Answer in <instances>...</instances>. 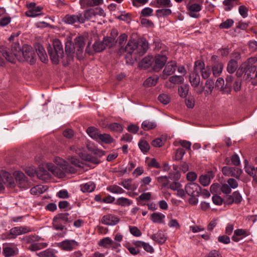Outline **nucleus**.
Instances as JSON below:
<instances>
[{"mask_svg": "<svg viewBox=\"0 0 257 257\" xmlns=\"http://www.w3.org/2000/svg\"><path fill=\"white\" fill-rule=\"evenodd\" d=\"M169 81L173 84H181L184 81V78L182 76L174 75L169 78Z\"/></svg>", "mask_w": 257, "mask_h": 257, "instance_id": "49530a36", "label": "nucleus"}, {"mask_svg": "<svg viewBox=\"0 0 257 257\" xmlns=\"http://www.w3.org/2000/svg\"><path fill=\"white\" fill-rule=\"evenodd\" d=\"M203 0H191L187 5L186 8L188 14L193 18H198L200 15L198 13L202 9V4Z\"/></svg>", "mask_w": 257, "mask_h": 257, "instance_id": "20e7f679", "label": "nucleus"}, {"mask_svg": "<svg viewBox=\"0 0 257 257\" xmlns=\"http://www.w3.org/2000/svg\"><path fill=\"white\" fill-rule=\"evenodd\" d=\"M107 190L114 194H122L125 192L122 188L115 185L108 186Z\"/></svg>", "mask_w": 257, "mask_h": 257, "instance_id": "4c0bfd02", "label": "nucleus"}, {"mask_svg": "<svg viewBox=\"0 0 257 257\" xmlns=\"http://www.w3.org/2000/svg\"><path fill=\"white\" fill-rule=\"evenodd\" d=\"M156 2L155 7L157 8L171 7L172 6L170 0H156Z\"/></svg>", "mask_w": 257, "mask_h": 257, "instance_id": "c03bdc74", "label": "nucleus"}, {"mask_svg": "<svg viewBox=\"0 0 257 257\" xmlns=\"http://www.w3.org/2000/svg\"><path fill=\"white\" fill-rule=\"evenodd\" d=\"M48 164H41L40 165L39 169L36 171L33 167H27L25 170L26 173L30 177H34L37 174L38 178L45 182L48 179Z\"/></svg>", "mask_w": 257, "mask_h": 257, "instance_id": "f03ea898", "label": "nucleus"}, {"mask_svg": "<svg viewBox=\"0 0 257 257\" xmlns=\"http://www.w3.org/2000/svg\"><path fill=\"white\" fill-rule=\"evenodd\" d=\"M105 47H112L116 43L115 39L112 37L104 38L103 41Z\"/></svg>", "mask_w": 257, "mask_h": 257, "instance_id": "a18cd8bd", "label": "nucleus"}, {"mask_svg": "<svg viewBox=\"0 0 257 257\" xmlns=\"http://www.w3.org/2000/svg\"><path fill=\"white\" fill-rule=\"evenodd\" d=\"M132 182L131 179H127L123 180L119 184L122 186L125 189L130 190L132 189L131 187Z\"/></svg>", "mask_w": 257, "mask_h": 257, "instance_id": "bf43d9fd", "label": "nucleus"}, {"mask_svg": "<svg viewBox=\"0 0 257 257\" xmlns=\"http://www.w3.org/2000/svg\"><path fill=\"white\" fill-rule=\"evenodd\" d=\"M188 92V86L186 85H181L179 87L178 92L179 95L182 97H185L187 95Z\"/></svg>", "mask_w": 257, "mask_h": 257, "instance_id": "3c124183", "label": "nucleus"}, {"mask_svg": "<svg viewBox=\"0 0 257 257\" xmlns=\"http://www.w3.org/2000/svg\"><path fill=\"white\" fill-rule=\"evenodd\" d=\"M98 140H100L101 142L105 143V144H110L113 142V139L111 137L106 134H101L99 135Z\"/></svg>", "mask_w": 257, "mask_h": 257, "instance_id": "37998d69", "label": "nucleus"}, {"mask_svg": "<svg viewBox=\"0 0 257 257\" xmlns=\"http://www.w3.org/2000/svg\"><path fill=\"white\" fill-rule=\"evenodd\" d=\"M119 219L117 217L110 214L104 216L101 219V222L107 225H114L117 223Z\"/></svg>", "mask_w": 257, "mask_h": 257, "instance_id": "412c9836", "label": "nucleus"}, {"mask_svg": "<svg viewBox=\"0 0 257 257\" xmlns=\"http://www.w3.org/2000/svg\"><path fill=\"white\" fill-rule=\"evenodd\" d=\"M112 243V240L109 237H105L101 239L98 242V245L105 248H108V246Z\"/></svg>", "mask_w": 257, "mask_h": 257, "instance_id": "09e8293b", "label": "nucleus"}, {"mask_svg": "<svg viewBox=\"0 0 257 257\" xmlns=\"http://www.w3.org/2000/svg\"><path fill=\"white\" fill-rule=\"evenodd\" d=\"M189 81L193 87H197L200 82V76L198 72L196 71L192 72L190 75Z\"/></svg>", "mask_w": 257, "mask_h": 257, "instance_id": "393cba45", "label": "nucleus"}, {"mask_svg": "<svg viewBox=\"0 0 257 257\" xmlns=\"http://www.w3.org/2000/svg\"><path fill=\"white\" fill-rule=\"evenodd\" d=\"M68 213L59 214L53 218V226L56 230H63L65 226L63 223L71 222L72 219L68 217Z\"/></svg>", "mask_w": 257, "mask_h": 257, "instance_id": "0eeeda50", "label": "nucleus"}, {"mask_svg": "<svg viewBox=\"0 0 257 257\" xmlns=\"http://www.w3.org/2000/svg\"><path fill=\"white\" fill-rule=\"evenodd\" d=\"M233 23V20L227 19L219 25V28L221 29H228L232 26Z\"/></svg>", "mask_w": 257, "mask_h": 257, "instance_id": "6e6d98bb", "label": "nucleus"}, {"mask_svg": "<svg viewBox=\"0 0 257 257\" xmlns=\"http://www.w3.org/2000/svg\"><path fill=\"white\" fill-rule=\"evenodd\" d=\"M168 226L170 228H174L176 229L180 228V225L178 221L174 218H171L168 223Z\"/></svg>", "mask_w": 257, "mask_h": 257, "instance_id": "13d9d810", "label": "nucleus"}, {"mask_svg": "<svg viewBox=\"0 0 257 257\" xmlns=\"http://www.w3.org/2000/svg\"><path fill=\"white\" fill-rule=\"evenodd\" d=\"M63 22L68 24H73L77 22L80 23H84L85 19L81 14L77 15H67L63 18Z\"/></svg>", "mask_w": 257, "mask_h": 257, "instance_id": "ddd939ff", "label": "nucleus"}, {"mask_svg": "<svg viewBox=\"0 0 257 257\" xmlns=\"http://www.w3.org/2000/svg\"><path fill=\"white\" fill-rule=\"evenodd\" d=\"M257 61V58L255 57H250L246 61L243 62L240 66L241 71L250 68V67L255 66L254 64Z\"/></svg>", "mask_w": 257, "mask_h": 257, "instance_id": "5701e85b", "label": "nucleus"}, {"mask_svg": "<svg viewBox=\"0 0 257 257\" xmlns=\"http://www.w3.org/2000/svg\"><path fill=\"white\" fill-rule=\"evenodd\" d=\"M138 44L135 40H130L125 47L120 48L119 53L126 52L128 54H132L134 51L137 50Z\"/></svg>", "mask_w": 257, "mask_h": 257, "instance_id": "f3484780", "label": "nucleus"}, {"mask_svg": "<svg viewBox=\"0 0 257 257\" xmlns=\"http://www.w3.org/2000/svg\"><path fill=\"white\" fill-rule=\"evenodd\" d=\"M129 230L131 233L135 236L139 237L142 235V232L136 226H129Z\"/></svg>", "mask_w": 257, "mask_h": 257, "instance_id": "603ef678", "label": "nucleus"}, {"mask_svg": "<svg viewBox=\"0 0 257 257\" xmlns=\"http://www.w3.org/2000/svg\"><path fill=\"white\" fill-rule=\"evenodd\" d=\"M203 68H204V63L200 60H198L195 63L194 69L193 71L198 72V71H200Z\"/></svg>", "mask_w": 257, "mask_h": 257, "instance_id": "0e129e2a", "label": "nucleus"}, {"mask_svg": "<svg viewBox=\"0 0 257 257\" xmlns=\"http://www.w3.org/2000/svg\"><path fill=\"white\" fill-rule=\"evenodd\" d=\"M40 7L32 8L26 13V15L29 17H35L40 15L41 11Z\"/></svg>", "mask_w": 257, "mask_h": 257, "instance_id": "79ce46f5", "label": "nucleus"}, {"mask_svg": "<svg viewBox=\"0 0 257 257\" xmlns=\"http://www.w3.org/2000/svg\"><path fill=\"white\" fill-rule=\"evenodd\" d=\"M177 64L174 61L169 62L166 65L165 69L163 71L162 75V78L166 79L168 76L175 73Z\"/></svg>", "mask_w": 257, "mask_h": 257, "instance_id": "dca6fc26", "label": "nucleus"}, {"mask_svg": "<svg viewBox=\"0 0 257 257\" xmlns=\"http://www.w3.org/2000/svg\"><path fill=\"white\" fill-rule=\"evenodd\" d=\"M205 87L206 88L205 93L207 94H211L214 88V81L211 79L207 80L205 86L202 87L201 90L198 91L197 93L201 94Z\"/></svg>", "mask_w": 257, "mask_h": 257, "instance_id": "b1692460", "label": "nucleus"}, {"mask_svg": "<svg viewBox=\"0 0 257 257\" xmlns=\"http://www.w3.org/2000/svg\"><path fill=\"white\" fill-rule=\"evenodd\" d=\"M127 39V36L125 33H123L119 36L117 41L118 42L120 48L123 47V44L126 41Z\"/></svg>", "mask_w": 257, "mask_h": 257, "instance_id": "69168bd1", "label": "nucleus"}, {"mask_svg": "<svg viewBox=\"0 0 257 257\" xmlns=\"http://www.w3.org/2000/svg\"><path fill=\"white\" fill-rule=\"evenodd\" d=\"M78 245V243L74 240L66 239L60 243L58 246L63 250L71 251L76 248Z\"/></svg>", "mask_w": 257, "mask_h": 257, "instance_id": "4468645a", "label": "nucleus"}, {"mask_svg": "<svg viewBox=\"0 0 257 257\" xmlns=\"http://www.w3.org/2000/svg\"><path fill=\"white\" fill-rule=\"evenodd\" d=\"M238 67L237 62L236 61L231 59L228 63L227 70L228 72L232 74L235 72Z\"/></svg>", "mask_w": 257, "mask_h": 257, "instance_id": "c9c22d12", "label": "nucleus"}, {"mask_svg": "<svg viewBox=\"0 0 257 257\" xmlns=\"http://www.w3.org/2000/svg\"><path fill=\"white\" fill-rule=\"evenodd\" d=\"M165 217L164 214L158 212L153 213L151 216V220L154 223H163Z\"/></svg>", "mask_w": 257, "mask_h": 257, "instance_id": "c85d7f7f", "label": "nucleus"}, {"mask_svg": "<svg viewBox=\"0 0 257 257\" xmlns=\"http://www.w3.org/2000/svg\"><path fill=\"white\" fill-rule=\"evenodd\" d=\"M223 65L221 63H215L212 67L213 74L215 76H218L222 72Z\"/></svg>", "mask_w": 257, "mask_h": 257, "instance_id": "e433bc0d", "label": "nucleus"}, {"mask_svg": "<svg viewBox=\"0 0 257 257\" xmlns=\"http://www.w3.org/2000/svg\"><path fill=\"white\" fill-rule=\"evenodd\" d=\"M70 150L73 153L78 154L82 160L87 161L94 164H98L99 161L95 157H92L87 154L86 148H80L78 145H73L70 147Z\"/></svg>", "mask_w": 257, "mask_h": 257, "instance_id": "423d86ee", "label": "nucleus"}, {"mask_svg": "<svg viewBox=\"0 0 257 257\" xmlns=\"http://www.w3.org/2000/svg\"><path fill=\"white\" fill-rule=\"evenodd\" d=\"M76 48L72 43V42L70 40H68L65 43V53L67 55V62H70L73 60L74 53L75 49Z\"/></svg>", "mask_w": 257, "mask_h": 257, "instance_id": "a211bd4d", "label": "nucleus"}, {"mask_svg": "<svg viewBox=\"0 0 257 257\" xmlns=\"http://www.w3.org/2000/svg\"><path fill=\"white\" fill-rule=\"evenodd\" d=\"M103 0H80L81 5H87L90 7H93L101 5Z\"/></svg>", "mask_w": 257, "mask_h": 257, "instance_id": "473e14b6", "label": "nucleus"}, {"mask_svg": "<svg viewBox=\"0 0 257 257\" xmlns=\"http://www.w3.org/2000/svg\"><path fill=\"white\" fill-rule=\"evenodd\" d=\"M186 193L192 197L198 196L201 193V187L195 183H189L185 187Z\"/></svg>", "mask_w": 257, "mask_h": 257, "instance_id": "9b49d317", "label": "nucleus"}, {"mask_svg": "<svg viewBox=\"0 0 257 257\" xmlns=\"http://www.w3.org/2000/svg\"><path fill=\"white\" fill-rule=\"evenodd\" d=\"M245 171L253 178V181L257 184V167H254L250 165H246Z\"/></svg>", "mask_w": 257, "mask_h": 257, "instance_id": "4be33fe9", "label": "nucleus"}, {"mask_svg": "<svg viewBox=\"0 0 257 257\" xmlns=\"http://www.w3.org/2000/svg\"><path fill=\"white\" fill-rule=\"evenodd\" d=\"M158 99L160 102L164 104H167L170 101V98L167 94H161L158 96Z\"/></svg>", "mask_w": 257, "mask_h": 257, "instance_id": "5fc2aeb1", "label": "nucleus"}, {"mask_svg": "<svg viewBox=\"0 0 257 257\" xmlns=\"http://www.w3.org/2000/svg\"><path fill=\"white\" fill-rule=\"evenodd\" d=\"M81 190L83 192H91L94 190L95 184L92 182H88L80 185Z\"/></svg>", "mask_w": 257, "mask_h": 257, "instance_id": "2f4dec72", "label": "nucleus"}, {"mask_svg": "<svg viewBox=\"0 0 257 257\" xmlns=\"http://www.w3.org/2000/svg\"><path fill=\"white\" fill-rule=\"evenodd\" d=\"M139 147L143 153L148 152L150 149V145L147 141L142 140L139 143Z\"/></svg>", "mask_w": 257, "mask_h": 257, "instance_id": "de8ad7c7", "label": "nucleus"}, {"mask_svg": "<svg viewBox=\"0 0 257 257\" xmlns=\"http://www.w3.org/2000/svg\"><path fill=\"white\" fill-rule=\"evenodd\" d=\"M211 178H213L212 172H208L207 174L202 175L199 177V182L204 186H208L210 182Z\"/></svg>", "mask_w": 257, "mask_h": 257, "instance_id": "bb28decb", "label": "nucleus"}, {"mask_svg": "<svg viewBox=\"0 0 257 257\" xmlns=\"http://www.w3.org/2000/svg\"><path fill=\"white\" fill-rule=\"evenodd\" d=\"M200 71L201 72L202 77L203 78L206 79H207L210 74H211V71L209 67H204L202 70H201Z\"/></svg>", "mask_w": 257, "mask_h": 257, "instance_id": "680f3d73", "label": "nucleus"}, {"mask_svg": "<svg viewBox=\"0 0 257 257\" xmlns=\"http://www.w3.org/2000/svg\"><path fill=\"white\" fill-rule=\"evenodd\" d=\"M41 238L38 236L29 235L24 238L27 243L30 244L28 249L31 251H37L47 245L46 243L40 242Z\"/></svg>", "mask_w": 257, "mask_h": 257, "instance_id": "39448f33", "label": "nucleus"}, {"mask_svg": "<svg viewBox=\"0 0 257 257\" xmlns=\"http://www.w3.org/2000/svg\"><path fill=\"white\" fill-rule=\"evenodd\" d=\"M94 52H100L105 49L103 41H96L93 45Z\"/></svg>", "mask_w": 257, "mask_h": 257, "instance_id": "58836bf2", "label": "nucleus"}, {"mask_svg": "<svg viewBox=\"0 0 257 257\" xmlns=\"http://www.w3.org/2000/svg\"><path fill=\"white\" fill-rule=\"evenodd\" d=\"M149 48V44L147 41L142 40L140 44H138L137 51L139 55H144L147 51Z\"/></svg>", "mask_w": 257, "mask_h": 257, "instance_id": "c756f323", "label": "nucleus"}, {"mask_svg": "<svg viewBox=\"0 0 257 257\" xmlns=\"http://www.w3.org/2000/svg\"><path fill=\"white\" fill-rule=\"evenodd\" d=\"M31 231V229L30 228L27 226H18L12 228L10 230V234L13 235L17 236L29 232Z\"/></svg>", "mask_w": 257, "mask_h": 257, "instance_id": "aec40b11", "label": "nucleus"}, {"mask_svg": "<svg viewBox=\"0 0 257 257\" xmlns=\"http://www.w3.org/2000/svg\"><path fill=\"white\" fill-rule=\"evenodd\" d=\"M11 50L12 53H10L7 47H0V52L6 59L11 63H15L16 59L21 62L27 61L31 65L36 62L35 53L32 48L29 45H25L21 49L19 43H14L12 45Z\"/></svg>", "mask_w": 257, "mask_h": 257, "instance_id": "f257e3e1", "label": "nucleus"}, {"mask_svg": "<svg viewBox=\"0 0 257 257\" xmlns=\"http://www.w3.org/2000/svg\"><path fill=\"white\" fill-rule=\"evenodd\" d=\"M185 151L183 149L179 148L177 150L175 155L176 159L177 160H180L183 157Z\"/></svg>", "mask_w": 257, "mask_h": 257, "instance_id": "338daca9", "label": "nucleus"}, {"mask_svg": "<svg viewBox=\"0 0 257 257\" xmlns=\"http://www.w3.org/2000/svg\"><path fill=\"white\" fill-rule=\"evenodd\" d=\"M83 17L85 19H91L95 18V14L94 13L93 9H89L85 12Z\"/></svg>", "mask_w": 257, "mask_h": 257, "instance_id": "e2e57ef3", "label": "nucleus"}, {"mask_svg": "<svg viewBox=\"0 0 257 257\" xmlns=\"http://www.w3.org/2000/svg\"><path fill=\"white\" fill-rule=\"evenodd\" d=\"M109 129L113 132H121L123 130L122 126L119 123L114 122L108 125Z\"/></svg>", "mask_w": 257, "mask_h": 257, "instance_id": "8fccbe9b", "label": "nucleus"}, {"mask_svg": "<svg viewBox=\"0 0 257 257\" xmlns=\"http://www.w3.org/2000/svg\"><path fill=\"white\" fill-rule=\"evenodd\" d=\"M19 249L14 244H6L3 246V253L6 257H10L18 254Z\"/></svg>", "mask_w": 257, "mask_h": 257, "instance_id": "2eb2a0df", "label": "nucleus"}, {"mask_svg": "<svg viewBox=\"0 0 257 257\" xmlns=\"http://www.w3.org/2000/svg\"><path fill=\"white\" fill-rule=\"evenodd\" d=\"M157 124L155 122L150 121L148 120L144 121L142 124V127L145 131H149L155 128Z\"/></svg>", "mask_w": 257, "mask_h": 257, "instance_id": "72a5a7b5", "label": "nucleus"}, {"mask_svg": "<svg viewBox=\"0 0 257 257\" xmlns=\"http://www.w3.org/2000/svg\"><path fill=\"white\" fill-rule=\"evenodd\" d=\"M12 18L10 16H5L0 19V26L5 27L8 25L11 22Z\"/></svg>", "mask_w": 257, "mask_h": 257, "instance_id": "4d7b16f0", "label": "nucleus"}, {"mask_svg": "<svg viewBox=\"0 0 257 257\" xmlns=\"http://www.w3.org/2000/svg\"><path fill=\"white\" fill-rule=\"evenodd\" d=\"M171 14V10L167 8L158 9L156 11V15L159 18L167 17Z\"/></svg>", "mask_w": 257, "mask_h": 257, "instance_id": "f704fd0d", "label": "nucleus"}, {"mask_svg": "<svg viewBox=\"0 0 257 257\" xmlns=\"http://www.w3.org/2000/svg\"><path fill=\"white\" fill-rule=\"evenodd\" d=\"M4 184L11 188L15 186V181L11 174L5 171L0 173V191L5 189Z\"/></svg>", "mask_w": 257, "mask_h": 257, "instance_id": "6e6552de", "label": "nucleus"}, {"mask_svg": "<svg viewBox=\"0 0 257 257\" xmlns=\"http://www.w3.org/2000/svg\"><path fill=\"white\" fill-rule=\"evenodd\" d=\"M167 60L166 54H158L155 56L153 61V69L156 72H159L164 66Z\"/></svg>", "mask_w": 257, "mask_h": 257, "instance_id": "1a4fd4ad", "label": "nucleus"}, {"mask_svg": "<svg viewBox=\"0 0 257 257\" xmlns=\"http://www.w3.org/2000/svg\"><path fill=\"white\" fill-rule=\"evenodd\" d=\"M237 1V0H224L223 3L226 6V7L225 8V10L226 11H230L235 4V2Z\"/></svg>", "mask_w": 257, "mask_h": 257, "instance_id": "864d4df0", "label": "nucleus"}, {"mask_svg": "<svg viewBox=\"0 0 257 257\" xmlns=\"http://www.w3.org/2000/svg\"><path fill=\"white\" fill-rule=\"evenodd\" d=\"M152 194L150 192L144 193L137 198L138 201H148L151 198Z\"/></svg>", "mask_w": 257, "mask_h": 257, "instance_id": "052dcab7", "label": "nucleus"}, {"mask_svg": "<svg viewBox=\"0 0 257 257\" xmlns=\"http://www.w3.org/2000/svg\"><path fill=\"white\" fill-rule=\"evenodd\" d=\"M86 38V36H79L74 39V46L76 49V54L77 56L81 55L83 52L84 47L85 45Z\"/></svg>", "mask_w": 257, "mask_h": 257, "instance_id": "f8f14e48", "label": "nucleus"}, {"mask_svg": "<svg viewBox=\"0 0 257 257\" xmlns=\"http://www.w3.org/2000/svg\"><path fill=\"white\" fill-rule=\"evenodd\" d=\"M153 10L150 8L147 7L143 9L141 11V15L143 17H148L152 15Z\"/></svg>", "mask_w": 257, "mask_h": 257, "instance_id": "774afa93", "label": "nucleus"}, {"mask_svg": "<svg viewBox=\"0 0 257 257\" xmlns=\"http://www.w3.org/2000/svg\"><path fill=\"white\" fill-rule=\"evenodd\" d=\"M35 48L40 60L43 63H47V55L43 46L38 43L36 45Z\"/></svg>", "mask_w": 257, "mask_h": 257, "instance_id": "6ab92c4d", "label": "nucleus"}, {"mask_svg": "<svg viewBox=\"0 0 257 257\" xmlns=\"http://www.w3.org/2000/svg\"><path fill=\"white\" fill-rule=\"evenodd\" d=\"M47 189V186L39 185L32 188L30 190V192L33 195H38L43 193Z\"/></svg>", "mask_w": 257, "mask_h": 257, "instance_id": "cd10ccee", "label": "nucleus"}, {"mask_svg": "<svg viewBox=\"0 0 257 257\" xmlns=\"http://www.w3.org/2000/svg\"><path fill=\"white\" fill-rule=\"evenodd\" d=\"M53 51L50 54V58L52 62L57 64L60 58L63 56V49L62 43L58 39H55L53 41Z\"/></svg>", "mask_w": 257, "mask_h": 257, "instance_id": "7ed1b4c3", "label": "nucleus"}, {"mask_svg": "<svg viewBox=\"0 0 257 257\" xmlns=\"http://www.w3.org/2000/svg\"><path fill=\"white\" fill-rule=\"evenodd\" d=\"M13 176L15 177L19 187L23 189H27L29 187L27 178L25 174L21 171H17L13 173Z\"/></svg>", "mask_w": 257, "mask_h": 257, "instance_id": "9d476101", "label": "nucleus"}, {"mask_svg": "<svg viewBox=\"0 0 257 257\" xmlns=\"http://www.w3.org/2000/svg\"><path fill=\"white\" fill-rule=\"evenodd\" d=\"M132 203V201L122 197L117 198L116 200V204L121 206H128Z\"/></svg>", "mask_w": 257, "mask_h": 257, "instance_id": "ea45409f", "label": "nucleus"}, {"mask_svg": "<svg viewBox=\"0 0 257 257\" xmlns=\"http://www.w3.org/2000/svg\"><path fill=\"white\" fill-rule=\"evenodd\" d=\"M158 77H150L147 79L144 83V85L146 87H151L155 85L158 80Z\"/></svg>", "mask_w": 257, "mask_h": 257, "instance_id": "a19ab883", "label": "nucleus"}, {"mask_svg": "<svg viewBox=\"0 0 257 257\" xmlns=\"http://www.w3.org/2000/svg\"><path fill=\"white\" fill-rule=\"evenodd\" d=\"M151 238L158 243L163 244L166 240L167 237L162 231H159L157 233L152 235Z\"/></svg>", "mask_w": 257, "mask_h": 257, "instance_id": "a878e982", "label": "nucleus"}, {"mask_svg": "<svg viewBox=\"0 0 257 257\" xmlns=\"http://www.w3.org/2000/svg\"><path fill=\"white\" fill-rule=\"evenodd\" d=\"M87 133L92 139L98 141L99 135L100 134L99 130L93 126L89 127L87 129Z\"/></svg>", "mask_w": 257, "mask_h": 257, "instance_id": "7c9ffc66", "label": "nucleus"}]
</instances>
